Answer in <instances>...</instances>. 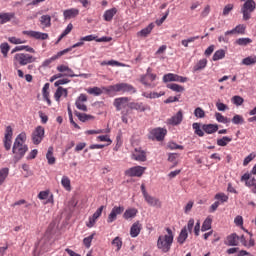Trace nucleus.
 <instances>
[{
    "label": "nucleus",
    "mask_w": 256,
    "mask_h": 256,
    "mask_svg": "<svg viewBox=\"0 0 256 256\" xmlns=\"http://www.w3.org/2000/svg\"><path fill=\"white\" fill-rule=\"evenodd\" d=\"M25 141H27V134L25 132H21L15 138V141L12 147V153L14 155L13 159L15 163L21 161V159L25 157V153L29 151V146L25 144Z\"/></svg>",
    "instance_id": "1"
},
{
    "label": "nucleus",
    "mask_w": 256,
    "mask_h": 256,
    "mask_svg": "<svg viewBox=\"0 0 256 256\" xmlns=\"http://www.w3.org/2000/svg\"><path fill=\"white\" fill-rule=\"evenodd\" d=\"M167 234L158 237L157 247L162 250V253H169L173 245V230L166 228Z\"/></svg>",
    "instance_id": "2"
},
{
    "label": "nucleus",
    "mask_w": 256,
    "mask_h": 256,
    "mask_svg": "<svg viewBox=\"0 0 256 256\" xmlns=\"http://www.w3.org/2000/svg\"><path fill=\"white\" fill-rule=\"evenodd\" d=\"M103 89L105 93H129L130 95L137 93V89L128 83H118Z\"/></svg>",
    "instance_id": "3"
},
{
    "label": "nucleus",
    "mask_w": 256,
    "mask_h": 256,
    "mask_svg": "<svg viewBox=\"0 0 256 256\" xmlns=\"http://www.w3.org/2000/svg\"><path fill=\"white\" fill-rule=\"evenodd\" d=\"M14 67L18 68L19 65L21 67H25V65H29V63H35V57L31 54L27 53H17L14 55Z\"/></svg>",
    "instance_id": "4"
},
{
    "label": "nucleus",
    "mask_w": 256,
    "mask_h": 256,
    "mask_svg": "<svg viewBox=\"0 0 256 256\" xmlns=\"http://www.w3.org/2000/svg\"><path fill=\"white\" fill-rule=\"evenodd\" d=\"M155 79H157V74H153V69L149 67L146 70V74L140 77V82L142 83V85L148 87V89H153L157 87V84H155L154 82Z\"/></svg>",
    "instance_id": "5"
},
{
    "label": "nucleus",
    "mask_w": 256,
    "mask_h": 256,
    "mask_svg": "<svg viewBox=\"0 0 256 256\" xmlns=\"http://www.w3.org/2000/svg\"><path fill=\"white\" fill-rule=\"evenodd\" d=\"M256 3L255 0H247L241 7V13L243 15L244 21H249L251 19V13L255 11Z\"/></svg>",
    "instance_id": "6"
},
{
    "label": "nucleus",
    "mask_w": 256,
    "mask_h": 256,
    "mask_svg": "<svg viewBox=\"0 0 256 256\" xmlns=\"http://www.w3.org/2000/svg\"><path fill=\"white\" fill-rule=\"evenodd\" d=\"M31 139L34 145H40L41 141L45 139V128L43 126H37L32 132Z\"/></svg>",
    "instance_id": "7"
},
{
    "label": "nucleus",
    "mask_w": 256,
    "mask_h": 256,
    "mask_svg": "<svg viewBox=\"0 0 256 256\" xmlns=\"http://www.w3.org/2000/svg\"><path fill=\"white\" fill-rule=\"evenodd\" d=\"M131 98L129 97H119L114 99L113 105L116 108V111H121L123 109L129 108V105L131 104Z\"/></svg>",
    "instance_id": "8"
},
{
    "label": "nucleus",
    "mask_w": 256,
    "mask_h": 256,
    "mask_svg": "<svg viewBox=\"0 0 256 256\" xmlns=\"http://www.w3.org/2000/svg\"><path fill=\"white\" fill-rule=\"evenodd\" d=\"M3 143L6 151H11V145L13 143V128L11 126L6 127Z\"/></svg>",
    "instance_id": "9"
},
{
    "label": "nucleus",
    "mask_w": 256,
    "mask_h": 256,
    "mask_svg": "<svg viewBox=\"0 0 256 256\" xmlns=\"http://www.w3.org/2000/svg\"><path fill=\"white\" fill-rule=\"evenodd\" d=\"M147 168L142 166H134L125 171L126 177H142Z\"/></svg>",
    "instance_id": "10"
},
{
    "label": "nucleus",
    "mask_w": 256,
    "mask_h": 256,
    "mask_svg": "<svg viewBox=\"0 0 256 256\" xmlns=\"http://www.w3.org/2000/svg\"><path fill=\"white\" fill-rule=\"evenodd\" d=\"M165 135H167V129L165 128H154L150 131V139H156V141H163Z\"/></svg>",
    "instance_id": "11"
},
{
    "label": "nucleus",
    "mask_w": 256,
    "mask_h": 256,
    "mask_svg": "<svg viewBox=\"0 0 256 256\" xmlns=\"http://www.w3.org/2000/svg\"><path fill=\"white\" fill-rule=\"evenodd\" d=\"M129 109H131L132 111H138L139 113L151 111V107L143 102H130Z\"/></svg>",
    "instance_id": "12"
},
{
    "label": "nucleus",
    "mask_w": 256,
    "mask_h": 256,
    "mask_svg": "<svg viewBox=\"0 0 256 256\" xmlns=\"http://www.w3.org/2000/svg\"><path fill=\"white\" fill-rule=\"evenodd\" d=\"M167 125H172V127H177L183 123V111L179 110L175 115L166 120Z\"/></svg>",
    "instance_id": "13"
},
{
    "label": "nucleus",
    "mask_w": 256,
    "mask_h": 256,
    "mask_svg": "<svg viewBox=\"0 0 256 256\" xmlns=\"http://www.w3.org/2000/svg\"><path fill=\"white\" fill-rule=\"evenodd\" d=\"M22 33H23V35H27V37H31L32 39H41L42 41L49 39V34L43 33V32H37V31H33V30H25Z\"/></svg>",
    "instance_id": "14"
},
{
    "label": "nucleus",
    "mask_w": 256,
    "mask_h": 256,
    "mask_svg": "<svg viewBox=\"0 0 256 256\" xmlns=\"http://www.w3.org/2000/svg\"><path fill=\"white\" fill-rule=\"evenodd\" d=\"M132 159L134 161L145 163V161H147V153L141 148H136L132 152Z\"/></svg>",
    "instance_id": "15"
},
{
    "label": "nucleus",
    "mask_w": 256,
    "mask_h": 256,
    "mask_svg": "<svg viewBox=\"0 0 256 256\" xmlns=\"http://www.w3.org/2000/svg\"><path fill=\"white\" fill-rule=\"evenodd\" d=\"M125 211V207L123 206H114L108 215L107 223H113V221L117 220V215H121Z\"/></svg>",
    "instance_id": "16"
},
{
    "label": "nucleus",
    "mask_w": 256,
    "mask_h": 256,
    "mask_svg": "<svg viewBox=\"0 0 256 256\" xmlns=\"http://www.w3.org/2000/svg\"><path fill=\"white\" fill-rule=\"evenodd\" d=\"M56 69L63 75V77H75V72H73V69L69 68V66L65 64L58 65Z\"/></svg>",
    "instance_id": "17"
},
{
    "label": "nucleus",
    "mask_w": 256,
    "mask_h": 256,
    "mask_svg": "<svg viewBox=\"0 0 256 256\" xmlns=\"http://www.w3.org/2000/svg\"><path fill=\"white\" fill-rule=\"evenodd\" d=\"M240 181L244 182L246 187H252V189L256 187L255 177H251V174H249L248 172L242 175Z\"/></svg>",
    "instance_id": "18"
},
{
    "label": "nucleus",
    "mask_w": 256,
    "mask_h": 256,
    "mask_svg": "<svg viewBox=\"0 0 256 256\" xmlns=\"http://www.w3.org/2000/svg\"><path fill=\"white\" fill-rule=\"evenodd\" d=\"M224 243L228 247H237V245H239V235H237V233L228 235Z\"/></svg>",
    "instance_id": "19"
},
{
    "label": "nucleus",
    "mask_w": 256,
    "mask_h": 256,
    "mask_svg": "<svg viewBox=\"0 0 256 256\" xmlns=\"http://www.w3.org/2000/svg\"><path fill=\"white\" fill-rule=\"evenodd\" d=\"M80 41H97V43H109V41H111V38L107 36L97 38V36L95 35H87L82 37Z\"/></svg>",
    "instance_id": "20"
},
{
    "label": "nucleus",
    "mask_w": 256,
    "mask_h": 256,
    "mask_svg": "<svg viewBox=\"0 0 256 256\" xmlns=\"http://www.w3.org/2000/svg\"><path fill=\"white\" fill-rule=\"evenodd\" d=\"M79 16V9L77 8H70L63 11V17L65 21L69 19H75V17Z\"/></svg>",
    "instance_id": "21"
},
{
    "label": "nucleus",
    "mask_w": 256,
    "mask_h": 256,
    "mask_svg": "<svg viewBox=\"0 0 256 256\" xmlns=\"http://www.w3.org/2000/svg\"><path fill=\"white\" fill-rule=\"evenodd\" d=\"M144 199L146 203L150 205V207H158V208L161 207V201L159 200V198H156L147 194L146 196H144Z\"/></svg>",
    "instance_id": "22"
},
{
    "label": "nucleus",
    "mask_w": 256,
    "mask_h": 256,
    "mask_svg": "<svg viewBox=\"0 0 256 256\" xmlns=\"http://www.w3.org/2000/svg\"><path fill=\"white\" fill-rule=\"evenodd\" d=\"M245 25L239 24L234 29L225 32V35H245Z\"/></svg>",
    "instance_id": "23"
},
{
    "label": "nucleus",
    "mask_w": 256,
    "mask_h": 256,
    "mask_svg": "<svg viewBox=\"0 0 256 256\" xmlns=\"http://www.w3.org/2000/svg\"><path fill=\"white\" fill-rule=\"evenodd\" d=\"M203 132L207 133V135H213V133H217L219 131V125L217 124H204L202 126Z\"/></svg>",
    "instance_id": "24"
},
{
    "label": "nucleus",
    "mask_w": 256,
    "mask_h": 256,
    "mask_svg": "<svg viewBox=\"0 0 256 256\" xmlns=\"http://www.w3.org/2000/svg\"><path fill=\"white\" fill-rule=\"evenodd\" d=\"M142 225L139 221H136L130 228L131 237H139V233H141Z\"/></svg>",
    "instance_id": "25"
},
{
    "label": "nucleus",
    "mask_w": 256,
    "mask_h": 256,
    "mask_svg": "<svg viewBox=\"0 0 256 256\" xmlns=\"http://www.w3.org/2000/svg\"><path fill=\"white\" fill-rule=\"evenodd\" d=\"M117 15V8H111L104 12L103 19L104 21L111 22L113 18Z\"/></svg>",
    "instance_id": "26"
},
{
    "label": "nucleus",
    "mask_w": 256,
    "mask_h": 256,
    "mask_svg": "<svg viewBox=\"0 0 256 256\" xmlns=\"http://www.w3.org/2000/svg\"><path fill=\"white\" fill-rule=\"evenodd\" d=\"M69 51H71V48H67V49H64V50L58 52L56 56H53L51 59L45 60L43 65L45 67H47V65H51V63H53V61H55V59H59V57H63V55L69 53Z\"/></svg>",
    "instance_id": "27"
},
{
    "label": "nucleus",
    "mask_w": 256,
    "mask_h": 256,
    "mask_svg": "<svg viewBox=\"0 0 256 256\" xmlns=\"http://www.w3.org/2000/svg\"><path fill=\"white\" fill-rule=\"evenodd\" d=\"M68 93H69V92L67 91V89H65V88H63V87H61V86H59V87L57 88L55 94H54V99H55V101H57V102L59 103V101H61V98H62V97H67Z\"/></svg>",
    "instance_id": "28"
},
{
    "label": "nucleus",
    "mask_w": 256,
    "mask_h": 256,
    "mask_svg": "<svg viewBox=\"0 0 256 256\" xmlns=\"http://www.w3.org/2000/svg\"><path fill=\"white\" fill-rule=\"evenodd\" d=\"M137 213H139V211L136 208H128L125 210L123 218L126 219V221H128V219H135Z\"/></svg>",
    "instance_id": "29"
},
{
    "label": "nucleus",
    "mask_w": 256,
    "mask_h": 256,
    "mask_svg": "<svg viewBox=\"0 0 256 256\" xmlns=\"http://www.w3.org/2000/svg\"><path fill=\"white\" fill-rule=\"evenodd\" d=\"M11 19H15V13H0V25H5V23H9Z\"/></svg>",
    "instance_id": "30"
},
{
    "label": "nucleus",
    "mask_w": 256,
    "mask_h": 256,
    "mask_svg": "<svg viewBox=\"0 0 256 256\" xmlns=\"http://www.w3.org/2000/svg\"><path fill=\"white\" fill-rule=\"evenodd\" d=\"M207 58H203L201 60H199L193 67V72L197 73V71H203V69H205V67H207Z\"/></svg>",
    "instance_id": "31"
},
{
    "label": "nucleus",
    "mask_w": 256,
    "mask_h": 256,
    "mask_svg": "<svg viewBox=\"0 0 256 256\" xmlns=\"http://www.w3.org/2000/svg\"><path fill=\"white\" fill-rule=\"evenodd\" d=\"M53 151H54L53 146H50L48 148V151H47V154H46V159L48 161V165H55V162L57 161L55 159V156L53 155Z\"/></svg>",
    "instance_id": "32"
},
{
    "label": "nucleus",
    "mask_w": 256,
    "mask_h": 256,
    "mask_svg": "<svg viewBox=\"0 0 256 256\" xmlns=\"http://www.w3.org/2000/svg\"><path fill=\"white\" fill-rule=\"evenodd\" d=\"M155 27V24L151 23L146 28L142 29L137 33L139 37H147V35H150L153 31V28Z\"/></svg>",
    "instance_id": "33"
},
{
    "label": "nucleus",
    "mask_w": 256,
    "mask_h": 256,
    "mask_svg": "<svg viewBox=\"0 0 256 256\" xmlns=\"http://www.w3.org/2000/svg\"><path fill=\"white\" fill-rule=\"evenodd\" d=\"M239 241L240 243H242L244 247H247V249H251V247H255V239L253 238H250L249 243H247V239H245V235H242L241 237H239Z\"/></svg>",
    "instance_id": "34"
},
{
    "label": "nucleus",
    "mask_w": 256,
    "mask_h": 256,
    "mask_svg": "<svg viewBox=\"0 0 256 256\" xmlns=\"http://www.w3.org/2000/svg\"><path fill=\"white\" fill-rule=\"evenodd\" d=\"M187 237H189V233L187 232V227H184L177 238L178 243L183 245L187 241Z\"/></svg>",
    "instance_id": "35"
},
{
    "label": "nucleus",
    "mask_w": 256,
    "mask_h": 256,
    "mask_svg": "<svg viewBox=\"0 0 256 256\" xmlns=\"http://www.w3.org/2000/svg\"><path fill=\"white\" fill-rule=\"evenodd\" d=\"M231 141H233V138H231L229 136H224L220 139H217V145H218V147H227V145H229V143H231Z\"/></svg>",
    "instance_id": "36"
},
{
    "label": "nucleus",
    "mask_w": 256,
    "mask_h": 256,
    "mask_svg": "<svg viewBox=\"0 0 256 256\" xmlns=\"http://www.w3.org/2000/svg\"><path fill=\"white\" fill-rule=\"evenodd\" d=\"M103 88H99V87H93V88H88L87 93H89V95H95L96 97H99V95H103V91H105Z\"/></svg>",
    "instance_id": "37"
},
{
    "label": "nucleus",
    "mask_w": 256,
    "mask_h": 256,
    "mask_svg": "<svg viewBox=\"0 0 256 256\" xmlns=\"http://www.w3.org/2000/svg\"><path fill=\"white\" fill-rule=\"evenodd\" d=\"M192 129H194L195 135H198V137H204L205 132L203 129H201V124L195 122L192 124Z\"/></svg>",
    "instance_id": "38"
},
{
    "label": "nucleus",
    "mask_w": 256,
    "mask_h": 256,
    "mask_svg": "<svg viewBox=\"0 0 256 256\" xmlns=\"http://www.w3.org/2000/svg\"><path fill=\"white\" fill-rule=\"evenodd\" d=\"M76 117H78L79 121L85 123L86 121H91V119H95L92 115L76 112Z\"/></svg>",
    "instance_id": "39"
},
{
    "label": "nucleus",
    "mask_w": 256,
    "mask_h": 256,
    "mask_svg": "<svg viewBox=\"0 0 256 256\" xmlns=\"http://www.w3.org/2000/svg\"><path fill=\"white\" fill-rule=\"evenodd\" d=\"M212 223H213V219H211V217H207L202 224L201 231L203 232L209 231V229H211Z\"/></svg>",
    "instance_id": "40"
},
{
    "label": "nucleus",
    "mask_w": 256,
    "mask_h": 256,
    "mask_svg": "<svg viewBox=\"0 0 256 256\" xmlns=\"http://www.w3.org/2000/svg\"><path fill=\"white\" fill-rule=\"evenodd\" d=\"M215 118H216V121H218V123H224V124L231 123V119L223 116V114L219 112L215 113Z\"/></svg>",
    "instance_id": "41"
},
{
    "label": "nucleus",
    "mask_w": 256,
    "mask_h": 256,
    "mask_svg": "<svg viewBox=\"0 0 256 256\" xmlns=\"http://www.w3.org/2000/svg\"><path fill=\"white\" fill-rule=\"evenodd\" d=\"M220 59H225V50L223 49L217 50L212 57V61H220Z\"/></svg>",
    "instance_id": "42"
},
{
    "label": "nucleus",
    "mask_w": 256,
    "mask_h": 256,
    "mask_svg": "<svg viewBox=\"0 0 256 256\" xmlns=\"http://www.w3.org/2000/svg\"><path fill=\"white\" fill-rule=\"evenodd\" d=\"M9 177V168H2L0 170V185L5 183V179Z\"/></svg>",
    "instance_id": "43"
},
{
    "label": "nucleus",
    "mask_w": 256,
    "mask_h": 256,
    "mask_svg": "<svg viewBox=\"0 0 256 256\" xmlns=\"http://www.w3.org/2000/svg\"><path fill=\"white\" fill-rule=\"evenodd\" d=\"M167 88L175 91L176 93H183V91H185V88L179 84H168Z\"/></svg>",
    "instance_id": "44"
},
{
    "label": "nucleus",
    "mask_w": 256,
    "mask_h": 256,
    "mask_svg": "<svg viewBox=\"0 0 256 256\" xmlns=\"http://www.w3.org/2000/svg\"><path fill=\"white\" fill-rule=\"evenodd\" d=\"M112 245L116 247V251H121V247H123V240L121 237L117 236L112 240Z\"/></svg>",
    "instance_id": "45"
},
{
    "label": "nucleus",
    "mask_w": 256,
    "mask_h": 256,
    "mask_svg": "<svg viewBox=\"0 0 256 256\" xmlns=\"http://www.w3.org/2000/svg\"><path fill=\"white\" fill-rule=\"evenodd\" d=\"M40 23L43 27H49L51 25V16L49 15H42L40 17Z\"/></svg>",
    "instance_id": "46"
},
{
    "label": "nucleus",
    "mask_w": 256,
    "mask_h": 256,
    "mask_svg": "<svg viewBox=\"0 0 256 256\" xmlns=\"http://www.w3.org/2000/svg\"><path fill=\"white\" fill-rule=\"evenodd\" d=\"M165 95V92H153V93H144L143 96L147 99H159V97H163Z\"/></svg>",
    "instance_id": "47"
},
{
    "label": "nucleus",
    "mask_w": 256,
    "mask_h": 256,
    "mask_svg": "<svg viewBox=\"0 0 256 256\" xmlns=\"http://www.w3.org/2000/svg\"><path fill=\"white\" fill-rule=\"evenodd\" d=\"M256 64V56H248L242 60V65H255Z\"/></svg>",
    "instance_id": "48"
},
{
    "label": "nucleus",
    "mask_w": 256,
    "mask_h": 256,
    "mask_svg": "<svg viewBox=\"0 0 256 256\" xmlns=\"http://www.w3.org/2000/svg\"><path fill=\"white\" fill-rule=\"evenodd\" d=\"M61 185L66 189V191H69L71 189V180L67 176H63L61 179Z\"/></svg>",
    "instance_id": "49"
},
{
    "label": "nucleus",
    "mask_w": 256,
    "mask_h": 256,
    "mask_svg": "<svg viewBox=\"0 0 256 256\" xmlns=\"http://www.w3.org/2000/svg\"><path fill=\"white\" fill-rule=\"evenodd\" d=\"M11 47L9 46V43L7 42H4L0 45V50H1V53L3 55V57H7L9 51H10Z\"/></svg>",
    "instance_id": "50"
},
{
    "label": "nucleus",
    "mask_w": 256,
    "mask_h": 256,
    "mask_svg": "<svg viewBox=\"0 0 256 256\" xmlns=\"http://www.w3.org/2000/svg\"><path fill=\"white\" fill-rule=\"evenodd\" d=\"M214 198L217 201H220V203H227V201H229V196H227L225 193H217Z\"/></svg>",
    "instance_id": "51"
},
{
    "label": "nucleus",
    "mask_w": 256,
    "mask_h": 256,
    "mask_svg": "<svg viewBox=\"0 0 256 256\" xmlns=\"http://www.w3.org/2000/svg\"><path fill=\"white\" fill-rule=\"evenodd\" d=\"M232 123L234 125H243V123H245V119L243 118V116L236 114L234 115V117L232 118Z\"/></svg>",
    "instance_id": "52"
},
{
    "label": "nucleus",
    "mask_w": 256,
    "mask_h": 256,
    "mask_svg": "<svg viewBox=\"0 0 256 256\" xmlns=\"http://www.w3.org/2000/svg\"><path fill=\"white\" fill-rule=\"evenodd\" d=\"M71 31H73V24L70 23L67 25L66 29L62 32L58 41H61V39H63L64 37H67V35H69Z\"/></svg>",
    "instance_id": "53"
},
{
    "label": "nucleus",
    "mask_w": 256,
    "mask_h": 256,
    "mask_svg": "<svg viewBox=\"0 0 256 256\" xmlns=\"http://www.w3.org/2000/svg\"><path fill=\"white\" fill-rule=\"evenodd\" d=\"M168 149H170L171 151H175L177 149H180L181 151H183V149H185V146L179 145L175 142H169L168 143Z\"/></svg>",
    "instance_id": "54"
},
{
    "label": "nucleus",
    "mask_w": 256,
    "mask_h": 256,
    "mask_svg": "<svg viewBox=\"0 0 256 256\" xmlns=\"http://www.w3.org/2000/svg\"><path fill=\"white\" fill-rule=\"evenodd\" d=\"M253 40L251 38H239L236 40V44L240 46L249 45V43H252Z\"/></svg>",
    "instance_id": "55"
},
{
    "label": "nucleus",
    "mask_w": 256,
    "mask_h": 256,
    "mask_svg": "<svg viewBox=\"0 0 256 256\" xmlns=\"http://www.w3.org/2000/svg\"><path fill=\"white\" fill-rule=\"evenodd\" d=\"M194 115L197 117V119H203V117H205V110H203L201 107H198L194 110Z\"/></svg>",
    "instance_id": "56"
},
{
    "label": "nucleus",
    "mask_w": 256,
    "mask_h": 256,
    "mask_svg": "<svg viewBox=\"0 0 256 256\" xmlns=\"http://www.w3.org/2000/svg\"><path fill=\"white\" fill-rule=\"evenodd\" d=\"M94 237H95V234H91L90 236L83 239V243L87 249L91 247V243L93 242Z\"/></svg>",
    "instance_id": "57"
},
{
    "label": "nucleus",
    "mask_w": 256,
    "mask_h": 256,
    "mask_svg": "<svg viewBox=\"0 0 256 256\" xmlns=\"http://www.w3.org/2000/svg\"><path fill=\"white\" fill-rule=\"evenodd\" d=\"M177 157H179V154L177 153H170L168 155V161H170V163H174V167H177Z\"/></svg>",
    "instance_id": "58"
},
{
    "label": "nucleus",
    "mask_w": 256,
    "mask_h": 256,
    "mask_svg": "<svg viewBox=\"0 0 256 256\" xmlns=\"http://www.w3.org/2000/svg\"><path fill=\"white\" fill-rule=\"evenodd\" d=\"M174 79H175V74H173V73H168L163 76L164 83H169L171 81H174Z\"/></svg>",
    "instance_id": "59"
},
{
    "label": "nucleus",
    "mask_w": 256,
    "mask_h": 256,
    "mask_svg": "<svg viewBox=\"0 0 256 256\" xmlns=\"http://www.w3.org/2000/svg\"><path fill=\"white\" fill-rule=\"evenodd\" d=\"M243 102H244V100H243V97H241V96H234L232 98V103H234V105H237V106L243 105Z\"/></svg>",
    "instance_id": "60"
},
{
    "label": "nucleus",
    "mask_w": 256,
    "mask_h": 256,
    "mask_svg": "<svg viewBox=\"0 0 256 256\" xmlns=\"http://www.w3.org/2000/svg\"><path fill=\"white\" fill-rule=\"evenodd\" d=\"M48 197H49V190L41 191L38 194V199H40V201H45V199H48Z\"/></svg>",
    "instance_id": "61"
},
{
    "label": "nucleus",
    "mask_w": 256,
    "mask_h": 256,
    "mask_svg": "<svg viewBox=\"0 0 256 256\" xmlns=\"http://www.w3.org/2000/svg\"><path fill=\"white\" fill-rule=\"evenodd\" d=\"M42 95L44 99H47L49 97V83H46L42 88Z\"/></svg>",
    "instance_id": "62"
},
{
    "label": "nucleus",
    "mask_w": 256,
    "mask_h": 256,
    "mask_svg": "<svg viewBox=\"0 0 256 256\" xmlns=\"http://www.w3.org/2000/svg\"><path fill=\"white\" fill-rule=\"evenodd\" d=\"M234 223L237 227H243V216H236L234 219Z\"/></svg>",
    "instance_id": "63"
},
{
    "label": "nucleus",
    "mask_w": 256,
    "mask_h": 256,
    "mask_svg": "<svg viewBox=\"0 0 256 256\" xmlns=\"http://www.w3.org/2000/svg\"><path fill=\"white\" fill-rule=\"evenodd\" d=\"M255 157H256L255 154H253V153L249 154V155L244 159V161H243L244 167H247V164H248L250 161H252Z\"/></svg>",
    "instance_id": "64"
}]
</instances>
